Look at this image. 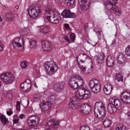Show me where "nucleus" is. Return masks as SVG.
<instances>
[{
  "mask_svg": "<svg viewBox=\"0 0 130 130\" xmlns=\"http://www.w3.org/2000/svg\"><path fill=\"white\" fill-rule=\"evenodd\" d=\"M19 117L21 119H23L25 118L24 115L23 114H21L20 115Z\"/></svg>",
  "mask_w": 130,
  "mask_h": 130,
  "instance_id": "52",
  "label": "nucleus"
},
{
  "mask_svg": "<svg viewBox=\"0 0 130 130\" xmlns=\"http://www.w3.org/2000/svg\"><path fill=\"white\" fill-rule=\"evenodd\" d=\"M104 106L103 103L101 101L97 102L95 104L94 106V110L100 107H102L103 106Z\"/></svg>",
  "mask_w": 130,
  "mask_h": 130,
  "instance_id": "30",
  "label": "nucleus"
},
{
  "mask_svg": "<svg viewBox=\"0 0 130 130\" xmlns=\"http://www.w3.org/2000/svg\"><path fill=\"white\" fill-rule=\"evenodd\" d=\"M91 91L94 93L99 92L100 90V86L99 80L94 78L91 80L89 84Z\"/></svg>",
  "mask_w": 130,
  "mask_h": 130,
  "instance_id": "7",
  "label": "nucleus"
},
{
  "mask_svg": "<svg viewBox=\"0 0 130 130\" xmlns=\"http://www.w3.org/2000/svg\"><path fill=\"white\" fill-rule=\"evenodd\" d=\"M116 130H127V129L125 126L120 124L117 125Z\"/></svg>",
  "mask_w": 130,
  "mask_h": 130,
  "instance_id": "31",
  "label": "nucleus"
},
{
  "mask_svg": "<svg viewBox=\"0 0 130 130\" xmlns=\"http://www.w3.org/2000/svg\"><path fill=\"white\" fill-rule=\"evenodd\" d=\"M78 56H76V59H77V62L78 64V66H79L80 64L78 62Z\"/></svg>",
  "mask_w": 130,
  "mask_h": 130,
  "instance_id": "61",
  "label": "nucleus"
},
{
  "mask_svg": "<svg viewBox=\"0 0 130 130\" xmlns=\"http://www.w3.org/2000/svg\"><path fill=\"white\" fill-rule=\"evenodd\" d=\"M65 3L67 5L71 6L73 5L74 4V0H64Z\"/></svg>",
  "mask_w": 130,
  "mask_h": 130,
  "instance_id": "32",
  "label": "nucleus"
},
{
  "mask_svg": "<svg viewBox=\"0 0 130 130\" xmlns=\"http://www.w3.org/2000/svg\"><path fill=\"white\" fill-rule=\"evenodd\" d=\"M78 92L79 94L76 96H74L70 98L68 106L70 109H76L78 107L77 104L79 103V100L87 99L90 97V92L86 88Z\"/></svg>",
  "mask_w": 130,
  "mask_h": 130,
  "instance_id": "1",
  "label": "nucleus"
},
{
  "mask_svg": "<svg viewBox=\"0 0 130 130\" xmlns=\"http://www.w3.org/2000/svg\"><path fill=\"white\" fill-rule=\"evenodd\" d=\"M115 78L116 79L118 82L122 81L123 80V76L120 73L117 74L115 76Z\"/></svg>",
  "mask_w": 130,
  "mask_h": 130,
  "instance_id": "29",
  "label": "nucleus"
},
{
  "mask_svg": "<svg viewBox=\"0 0 130 130\" xmlns=\"http://www.w3.org/2000/svg\"><path fill=\"white\" fill-rule=\"evenodd\" d=\"M108 89L107 88H106V87L104 86L103 89L104 91L106 94L107 95H109L110 93H109L108 92Z\"/></svg>",
  "mask_w": 130,
  "mask_h": 130,
  "instance_id": "46",
  "label": "nucleus"
},
{
  "mask_svg": "<svg viewBox=\"0 0 130 130\" xmlns=\"http://www.w3.org/2000/svg\"><path fill=\"white\" fill-rule=\"evenodd\" d=\"M80 130H90V129L88 126H84L80 128Z\"/></svg>",
  "mask_w": 130,
  "mask_h": 130,
  "instance_id": "47",
  "label": "nucleus"
},
{
  "mask_svg": "<svg viewBox=\"0 0 130 130\" xmlns=\"http://www.w3.org/2000/svg\"><path fill=\"white\" fill-rule=\"evenodd\" d=\"M114 58L112 56H109L106 60V64L107 66L110 68H112L113 64Z\"/></svg>",
  "mask_w": 130,
  "mask_h": 130,
  "instance_id": "21",
  "label": "nucleus"
},
{
  "mask_svg": "<svg viewBox=\"0 0 130 130\" xmlns=\"http://www.w3.org/2000/svg\"><path fill=\"white\" fill-rule=\"evenodd\" d=\"M29 43L30 47L34 48L36 43V41H29Z\"/></svg>",
  "mask_w": 130,
  "mask_h": 130,
  "instance_id": "39",
  "label": "nucleus"
},
{
  "mask_svg": "<svg viewBox=\"0 0 130 130\" xmlns=\"http://www.w3.org/2000/svg\"><path fill=\"white\" fill-rule=\"evenodd\" d=\"M103 4L106 6L105 13L108 15L115 12L117 15H120L121 12L114 5L117 1V0H103Z\"/></svg>",
  "mask_w": 130,
  "mask_h": 130,
  "instance_id": "2",
  "label": "nucleus"
},
{
  "mask_svg": "<svg viewBox=\"0 0 130 130\" xmlns=\"http://www.w3.org/2000/svg\"><path fill=\"white\" fill-rule=\"evenodd\" d=\"M77 80L75 78H71L69 82V85L71 88L74 89H78V85L77 83Z\"/></svg>",
  "mask_w": 130,
  "mask_h": 130,
  "instance_id": "19",
  "label": "nucleus"
},
{
  "mask_svg": "<svg viewBox=\"0 0 130 130\" xmlns=\"http://www.w3.org/2000/svg\"><path fill=\"white\" fill-rule=\"evenodd\" d=\"M41 7L40 5H36L34 6H30L27 10L31 18L36 19L40 15L41 12Z\"/></svg>",
  "mask_w": 130,
  "mask_h": 130,
  "instance_id": "5",
  "label": "nucleus"
},
{
  "mask_svg": "<svg viewBox=\"0 0 130 130\" xmlns=\"http://www.w3.org/2000/svg\"><path fill=\"white\" fill-rule=\"evenodd\" d=\"M59 123L58 122H56V123L54 124L53 125V127L54 128L56 129L58 128Z\"/></svg>",
  "mask_w": 130,
  "mask_h": 130,
  "instance_id": "48",
  "label": "nucleus"
},
{
  "mask_svg": "<svg viewBox=\"0 0 130 130\" xmlns=\"http://www.w3.org/2000/svg\"><path fill=\"white\" fill-rule=\"evenodd\" d=\"M90 2V0H78V5L82 10H86L88 8Z\"/></svg>",
  "mask_w": 130,
  "mask_h": 130,
  "instance_id": "12",
  "label": "nucleus"
},
{
  "mask_svg": "<svg viewBox=\"0 0 130 130\" xmlns=\"http://www.w3.org/2000/svg\"><path fill=\"white\" fill-rule=\"evenodd\" d=\"M19 121L18 119H14L13 121L14 124H16Z\"/></svg>",
  "mask_w": 130,
  "mask_h": 130,
  "instance_id": "56",
  "label": "nucleus"
},
{
  "mask_svg": "<svg viewBox=\"0 0 130 130\" xmlns=\"http://www.w3.org/2000/svg\"><path fill=\"white\" fill-rule=\"evenodd\" d=\"M105 86L106 87V88H107L108 90V92L109 93H111L112 90L113 89V87L112 85L110 84H107L105 85Z\"/></svg>",
  "mask_w": 130,
  "mask_h": 130,
  "instance_id": "33",
  "label": "nucleus"
},
{
  "mask_svg": "<svg viewBox=\"0 0 130 130\" xmlns=\"http://www.w3.org/2000/svg\"><path fill=\"white\" fill-rule=\"evenodd\" d=\"M19 32L21 34V35L22 37H23L25 35L28 33V31H27V29H21L19 30Z\"/></svg>",
  "mask_w": 130,
  "mask_h": 130,
  "instance_id": "34",
  "label": "nucleus"
},
{
  "mask_svg": "<svg viewBox=\"0 0 130 130\" xmlns=\"http://www.w3.org/2000/svg\"><path fill=\"white\" fill-rule=\"evenodd\" d=\"M3 46L2 43L0 41V51H2L3 50Z\"/></svg>",
  "mask_w": 130,
  "mask_h": 130,
  "instance_id": "51",
  "label": "nucleus"
},
{
  "mask_svg": "<svg viewBox=\"0 0 130 130\" xmlns=\"http://www.w3.org/2000/svg\"><path fill=\"white\" fill-rule=\"evenodd\" d=\"M116 58L118 63L120 64H123L126 61V58L122 54L120 53Z\"/></svg>",
  "mask_w": 130,
  "mask_h": 130,
  "instance_id": "20",
  "label": "nucleus"
},
{
  "mask_svg": "<svg viewBox=\"0 0 130 130\" xmlns=\"http://www.w3.org/2000/svg\"><path fill=\"white\" fill-rule=\"evenodd\" d=\"M51 104L49 101L47 102L43 101L40 104L42 110L44 111H47L51 107Z\"/></svg>",
  "mask_w": 130,
  "mask_h": 130,
  "instance_id": "17",
  "label": "nucleus"
},
{
  "mask_svg": "<svg viewBox=\"0 0 130 130\" xmlns=\"http://www.w3.org/2000/svg\"><path fill=\"white\" fill-rule=\"evenodd\" d=\"M97 57H98V58H100L101 59H102L103 60L104 59V53H100L99 54Z\"/></svg>",
  "mask_w": 130,
  "mask_h": 130,
  "instance_id": "43",
  "label": "nucleus"
},
{
  "mask_svg": "<svg viewBox=\"0 0 130 130\" xmlns=\"http://www.w3.org/2000/svg\"><path fill=\"white\" fill-rule=\"evenodd\" d=\"M7 119H6V117L3 115L0 116V120L4 126H5L7 123Z\"/></svg>",
  "mask_w": 130,
  "mask_h": 130,
  "instance_id": "28",
  "label": "nucleus"
},
{
  "mask_svg": "<svg viewBox=\"0 0 130 130\" xmlns=\"http://www.w3.org/2000/svg\"><path fill=\"white\" fill-rule=\"evenodd\" d=\"M1 78L4 82L7 84L12 83L14 80V76L11 72L3 73Z\"/></svg>",
  "mask_w": 130,
  "mask_h": 130,
  "instance_id": "9",
  "label": "nucleus"
},
{
  "mask_svg": "<svg viewBox=\"0 0 130 130\" xmlns=\"http://www.w3.org/2000/svg\"><path fill=\"white\" fill-rule=\"evenodd\" d=\"M39 121V117L36 116H32L29 118L27 120V123L29 126L31 127V129H34L38 128L36 126L37 125Z\"/></svg>",
  "mask_w": 130,
  "mask_h": 130,
  "instance_id": "8",
  "label": "nucleus"
},
{
  "mask_svg": "<svg viewBox=\"0 0 130 130\" xmlns=\"http://www.w3.org/2000/svg\"><path fill=\"white\" fill-rule=\"evenodd\" d=\"M81 54H82V55L81 56L82 58L83 59L85 60L88 58L91 59L87 55L85 54H79V56H80Z\"/></svg>",
  "mask_w": 130,
  "mask_h": 130,
  "instance_id": "40",
  "label": "nucleus"
},
{
  "mask_svg": "<svg viewBox=\"0 0 130 130\" xmlns=\"http://www.w3.org/2000/svg\"><path fill=\"white\" fill-rule=\"evenodd\" d=\"M64 26L65 28H68L69 27V24H64Z\"/></svg>",
  "mask_w": 130,
  "mask_h": 130,
  "instance_id": "55",
  "label": "nucleus"
},
{
  "mask_svg": "<svg viewBox=\"0 0 130 130\" xmlns=\"http://www.w3.org/2000/svg\"><path fill=\"white\" fill-rule=\"evenodd\" d=\"M96 62L98 64H101L103 62V60L102 59H101L100 58H98V57H97V59H96Z\"/></svg>",
  "mask_w": 130,
  "mask_h": 130,
  "instance_id": "44",
  "label": "nucleus"
},
{
  "mask_svg": "<svg viewBox=\"0 0 130 130\" xmlns=\"http://www.w3.org/2000/svg\"><path fill=\"white\" fill-rule=\"evenodd\" d=\"M70 39L72 40V41H74L75 40V34L74 33H72L70 34Z\"/></svg>",
  "mask_w": 130,
  "mask_h": 130,
  "instance_id": "49",
  "label": "nucleus"
},
{
  "mask_svg": "<svg viewBox=\"0 0 130 130\" xmlns=\"http://www.w3.org/2000/svg\"><path fill=\"white\" fill-rule=\"evenodd\" d=\"M44 10L46 15H50V16L47 15L46 18L51 22L56 24L61 20L60 14L54 9H52L50 7H46Z\"/></svg>",
  "mask_w": 130,
  "mask_h": 130,
  "instance_id": "3",
  "label": "nucleus"
},
{
  "mask_svg": "<svg viewBox=\"0 0 130 130\" xmlns=\"http://www.w3.org/2000/svg\"><path fill=\"white\" fill-rule=\"evenodd\" d=\"M111 123L110 120L106 119L103 121V124L105 128H107L110 126Z\"/></svg>",
  "mask_w": 130,
  "mask_h": 130,
  "instance_id": "24",
  "label": "nucleus"
},
{
  "mask_svg": "<svg viewBox=\"0 0 130 130\" xmlns=\"http://www.w3.org/2000/svg\"><path fill=\"white\" fill-rule=\"evenodd\" d=\"M55 122V120L54 119H53L48 121L47 123V124L48 126H51L53 125V123Z\"/></svg>",
  "mask_w": 130,
  "mask_h": 130,
  "instance_id": "41",
  "label": "nucleus"
},
{
  "mask_svg": "<svg viewBox=\"0 0 130 130\" xmlns=\"http://www.w3.org/2000/svg\"><path fill=\"white\" fill-rule=\"evenodd\" d=\"M79 66L80 67L83 72L86 74H88L89 73L92 71V70L93 67L92 66H91L90 69L89 70L87 71H86V68L85 67H84L83 66H80L79 65Z\"/></svg>",
  "mask_w": 130,
  "mask_h": 130,
  "instance_id": "27",
  "label": "nucleus"
},
{
  "mask_svg": "<svg viewBox=\"0 0 130 130\" xmlns=\"http://www.w3.org/2000/svg\"><path fill=\"white\" fill-rule=\"evenodd\" d=\"M64 39L66 40V41H69L68 39V36H64L63 37Z\"/></svg>",
  "mask_w": 130,
  "mask_h": 130,
  "instance_id": "58",
  "label": "nucleus"
},
{
  "mask_svg": "<svg viewBox=\"0 0 130 130\" xmlns=\"http://www.w3.org/2000/svg\"><path fill=\"white\" fill-rule=\"evenodd\" d=\"M125 52L126 54L130 56V46H128L125 49Z\"/></svg>",
  "mask_w": 130,
  "mask_h": 130,
  "instance_id": "38",
  "label": "nucleus"
},
{
  "mask_svg": "<svg viewBox=\"0 0 130 130\" xmlns=\"http://www.w3.org/2000/svg\"><path fill=\"white\" fill-rule=\"evenodd\" d=\"M20 106H18L17 107V106H16V109H17V110L18 111H20Z\"/></svg>",
  "mask_w": 130,
  "mask_h": 130,
  "instance_id": "59",
  "label": "nucleus"
},
{
  "mask_svg": "<svg viewBox=\"0 0 130 130\" xmlns=\"http://www.w3.org/2000/svg\"><path fill=\"white\" fill-rule=\"evenodd\" d=\"M61 15L63 18H75L76 17L74 13L71 12L70 10L66 9L64 10Z\"/></svg>",
  "mask_w": 130,
  "mask_h": 130,
  "instance_id": "13",
  "label": "nucleus"
},
{
  "mask_svg": "<svg viewBox=\"0 0 130 130\" xmlns=\"http://www.w3.org/2000/svg\"><path fill=\"white\" fill-rule=\"evenodd\" d=\"M41 43L44 50L48 51L50 49L52 45L51 41H41Z\"/></svg>",
  "mask_w": 130,
  "mask_h": 130,
  "instance_id": "16",
  "label": "nucleus"
},
{
  "mask_svg": "<svg viewBox=\"0 0 130 130\" xmlns=\"http://www.w3.org/2000/svg\"><path fill=\"white\" fill-rule=\"evenodd\" d=\"M23 83H26L28 84H31V82L30 80L28 79H26Z\"/></svg>",
  "mask_w": 130,
  "mask_h": 130,
  "instance_id": "50",
  "label": "nucleus"
},
{
  "mask_svg": "<svg viewBox=\"0 0 130 130\" xmlns=\"http://www.w3.org/2000/svg\"><path fill=\"white\" fill-rule=\"evenodd\" d=\"M13 113V111H12V110H11V111H7V114L8 116H10Z\"/></svg>",
  "mask_w": 130,
  "mask_h": 130,
  "instance_id": "53",
  "label": "nucleus"
},
{
  "mask_svg": "<svg viewBox=\"0 0 130 130\" xmlns=\"http://www.w3.org/2000/svg\"><path fill=\"white\" fill-rule=\"evenodd\" d=\"M76 79L77 80V83L78 85V91H79L80 90H82L86 88L83 86V81L82 78L79 77L78 79Z\"/></svg>",
  "mask_w": 130,
  "mask_h": 130,
  "instance_id": "22",
  "label": "nucleus"
},
{
  "mask_svg": "<svg viewBox=\"0 0 130 130\" xmlns=\"http://www.w3.org/2000/svg\"><path fill=\"white\" fill-rule=\"evenodd\" d=\"M121 101L124 103H130V94L127 92H123L121 96Z\"/></svg>",
  "mask_w": 130,
  "mask_h": 130,
  "instance_id": "14",
  "label": "nucleus"
},
{
  "mask_svg": "<svg viewBox=\"0 0 130 130\" xmlns=\"http://www.w3.org/2000/svg\"><path fill=\"white\" fill-rule=\"evenodd\" d=\"M97 33L99 35V39L100 40H102L103 41L104 40V37L103 35H102V31H97Z\"/></svg>",
  "mask_w": 130,
  "mask_h": 130,
  "instance_id": "35",
  "label": "nucleus"
},
{
  "mask_svg": "<svg viewBox=\"0 0 130 130\" xmlns=\"http://www.w3.org/2000/svg\"><path fill=\"white\" fill-rule=\"evenodd\" d=\"M31 84H28L23 83L20 85V89L24 92H28L30 90Z\"/></svg>",
  "mask_w": 130,
  "mask_h": 130,
  "instance_id": "18",
  "label": "nucleus"
},
{
  "mask_svg": "<svg viewBox=\"0 0 130 130\" xmlns=\"http://www.w3.org/2000/svg\"><path fill=\"white\" fill-rule=\"evenodd\" d=\"M27 64V62L26 61H24L21 62V66L23 69H24L26 67Z\"/></svg>",
  "mask_w": 130,
  "mask_h": 130,
  "instance_id": "37",
  "label": "nucleus"
},
{
  "mask_svg": "<svg viewBox=\"0 0 130 130\" xmlns=\"http://www.w3.org/2000/svg\"><path fill=\"white\" fill-rule=\"evenodd\" d=\"M95 115L97 118L101 120H103V118L105 115V108L104 106L99 107L94 110Z\"/></svg>",
  "mask_w": 130,
  "mask_h": 130,
  "instance_id": "10",
  "label": "nucleus"
},
{
  "mask_svg": "<svg viewBox=\"0 0 130 130\" xmlns=\"http://www.w3.org/2000/svg\"><path fill=\"white\" fill-rule=\"evenodd\" d=\"M12 44L14 48L18 51H21L23 49V46L18 41H13Z\"/></svg>",
  "mask_w": 130,
  "mask_h": 130,
  "instance_id": "23",
  "label": "nucleus"
},
{
  "mask_svg": "<svg viewBox=\"0 0 130 130\" xmlns=\"http://www.w3.org/2000/svg\"><path fill=\"white\" fill-rule=\"evenodd\" d=\"M127 115L128 118H130V112H128Z\"/></svg>",
  "mask_w": 130,
  "mask_h": 130,
  "instance_id": "62",
  "label": "nucleus"
},
{
  "mask_svg": "<svg viewBox=\"0 0 130 130\" xmlns=\"http://www.w3.org/2000/svg\"><path fill=\"white\" fill-rule=\"evenodd\" d=\"M80 62L82 63H83L85 62L84 60H83L81 59L80 60Z\"/></svg>",
  "mask_w": 130,
  "mask_h": 130,
  "instance_id": "63",
  "label": "nucleus"
},
{
  "mask_svg": "<svg viewBox=\"0 0 130 130\" xmlns=\"http://www.w3.org/2000/svg\"><path fill=\"white\" fill-rule=\"evenodd\" d=\"M65 86L64 83L63 82H59L55 83L53 85L54 90L56 92H60L62 91Z\"/></svg>",
  "mask_w": 130,
  "mask_h": 130,
  "instance_id": "15",
  "label": "nucleus"
},
{
  "mask_svg": "<svg viewBox=\"0 0 130 130\" xmlns=\"http://www.w3.org/2000/svg\"><path fill=\"white\" fill-rule=\"evenodd\" d=\"M17 130H25V129H22L21 128H19L18 129H17Z\"/></svg>",
  "mask_w": 130,
  "mask_h": 130,
  "instance_id": "64",
  "label": "nucleus"
},
{
  "mask_svg": "<svg viewBox=\"0 0 130 130\" xmlns=\"http://www.w3.org/2000/svg\"><path fill=\"white\" fill-rule=\"evenodd\" d=\"M40 96L39 95L37 94L35 95L34 100L35 102H39L40 101Z\"/></svg>",
  "mask_w": 130,
  "mask_h": 130,
  "instance_id": "36",
  "label": "nucleus"
},
{
  "mask_svg": "<svg viewBox=\"0 0 130 130\" xmlns=\"http://www.w3.org/2000/svg\"><path fill=\"white\" fill-rule=\"evenodd\" d=\"M44 67L47 73L50 75L54 74L58 69L57 65L52 61L45 63Z\"/></svg>",
  "mask_w": 130,
  "mask_h": 130,
  "instance_id": "6",
  "label": "nucleus"
},
{
  "mask_svg": "<svg viewBox=\"0 0 130 130\" xmlns=\"http://www.w3.org/2000/svg\"><path fill=\"white\" fill-rule=\"evenodd\" d=\"M16 106H17V107L20 106V103L19 101L17 102Z\"/></svg>",
  "mask_w": 130,
  "mask_h": 130,
  "instance_id": "57",
  "label": "nucleus"
},
{
  "mask_svg": "<svg viewBox=\"0 0 130 130\" xmlns=\"http://www.w3.org/2000/svg\"><path fill=\"white\" fill-rule=\"evenodd\" d=\"M2 99L3 96L2 94L0 93V102L2 100Z\"/></svg>",
  "mask_w": 130,
  "mask_h": 130,
  "instance_id": "60",
  "label": "nucleus"
},
{
  "mask_svg": "<svg viewBox=\"0 0 130 130\" xmlns=\"http://www.w3.org/2000/svg\"><path fill=\"white\" fill-rule=\"evenodd\" d=\"M51 97V98L54 97V94L53 93H50V95H48V98Z\"/></svg>",
  "mask_w": 130,
  "mask_h": 130,
  "instance_id": "54",
  "label": "nucleus"
},
{
  "mask_svg": "<svg viewBox=\"0 0 130 130\" xmlns=\"http://www.w3.org/2000/svg\"><path fill=\"white\" fill-rule=\"evenodd\" d=\"M21 39L22 40V41H24L25 40L24 38V37H22L21 35L20 37H17L15 38L14 41H19Z\"/></svg>",
  "mask_w": 130,
  "mask_h": 130,
  "instance_id": "45",
  "label": "nucleus"
},
{
  "mask_svg": "<svg viewBox=\"0 0 130 130\" xmlns=\"http://www.w3.org/2000/svg\"><path fill=\"white\" fill-rule=\"evenodd\" d=\"M40 32L41 34L45 35L47 34L49 30V28L47 26H44V27H41L40 28Z\"/></svg>",
  "mask_w": 130,
  "mask_h": 130,
  "instance_id": "26",
  "label": "nucleus"
},
{
  "mask_svg": "<svg viewBox=\"0 0 130 130\" xmlns=\"http://www.w3.org/2000/svg\"><path fill=\"white\" fill-rule=\"evenodd\" d=\"M109 103L108 105V111L110 113L116 112L117 109L120 110L121 108V104L120 101L117 100L110 98L109 100Z\"/></svg>",
  "mask_w": 130,
  "mask_h": 130,
  "instance_id": "4",
  "label": "nucleus"
},
{
  "mask_svg": "<svg viewBox=\"0 0 130 130\" xmlns=\"http://www.w3.org/2000/svg\"><path fill=\"white\" fill-rule=\"evenodd\" d=\"M48 101H50V102L51 104H54L55 103V98L54 97L51 98V97L48 98Z\"/></svg>",
  "mask_w": 130,
  "mask_h": 130,
  "instance_id": "42",
  "label": "nucleus"
},
{
  "mask_svg": "<svg viewBox=\"0 0 130 130\" xmlns=\"http://www.w3.org/2000/svg\"><path fill=\"white\" fill-rule=\"evenodd\" d=\"M12 13V12H10V11L6 14V20L8 22H13L14 20V18L12 17L11 14Z\"/></svg>",
  "mask_w": 130,
  "mask_h": 130,
  "instance_id": "25",
  "label": "nucleus"
},
{
  "mask_svg": "<svg viewBox=\"0 0 130 130\" xmlns=\"http://www.w3.org/2000/svg\"><path fill=\"white\" fill-rule=\"evenodd\" d=\"M77 104L78 107H77L76 109H77L83 113V114L85 116H86L88 114L90 111L91 107L88 104H82L80 106Z\"/></svg>",
  "mask_w": 130,
  "mask_h": 130,
  "instance_id": "11",
  "label": "nucleus"
}]
</instances>
